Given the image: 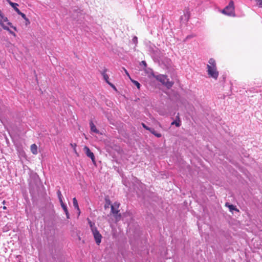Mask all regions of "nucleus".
<instances>
[{
	"mask_svg": "<svg viewBox=\"0 0 262 262\" xmlns=\"http://www.w3.org/2000/svg\"><path fill=\"white\" fill-rule=\"evenodd\" d=\"M107 71V69H104V70L101 72L102 75L103 76V78L105 80V81L108 83L110 85H111L112 87H113L114 89H115V86H114L113 84H112V83H111L108 79V75L106 74V72Z\"/></svg>",
	"mask_w": 262,
	"mask_h": 262,
	"instance_id": "7",
	"label": "nucleus"
},
{
	"mask_svg": "<svg viewBox=\"0 0 262 262\" xmlns=\"http://www.w3.org/2000/svg\"><path fill=\"white\" fill-rule=\"evenodd\" d=\"M111 205V201L109 199H105V204L104 205L105 208H107L109 207V206Z\"/></svg>",
	"mask_w": 262,
	"mask_h": 262,
	"instance_id": "15",
	"label": "nucleus"
},
{
	"mask_svg": "<svg viewBox=\"0 0 262 262\" xmlns=\"http://www.w3.org/2000/svg\"><path fill=\"white\" fill-rule=\"evenodd\" d=\"M257 1V5L259 8H262V0H256Z\"/></svg>",
	"mask_w": 262,
	"mask_h": 262,
	"instance_id": "23",
	"label": "nucleus"
},
{
	"mask_svg": "<svg viewBox=\"0 0 262 262\" xmlns=\"http://www.w3.org/2000/svg\"><path fill=\"white\" fill-rule=\"evenodd\" d=\"M119 206L120 204L118 202H115L113 205H111V213L115 217L116 221H119L121 217V214L118 213Z\"/></svg>",
	"mask_w": 262,
	"mask_h": 262,
	"instance_id": "3",
	"label": "nucleus"
},
{
	"mask_svg": "<svg viewBox=\"0 0 262 262\" xmlns=\"http://www.w3.org/2000/svg\"><path fill=\"white\" fill-rule=\"evenodd\" d=\"M0 25L2 26V27L3 28V29H4V30H7V31H10L9 28L8 27L5 26L3 24L2 20H0Z\"/></svg>",
	"mask_w": 262,
	"mask_h": 262,
	"instance_id": "16",
	"label": "nucleus"
},
{
	"mask_svg": "<svg viewBox=\"0 0 262 262\" xmlns=\"http://www.w3.org/2000/svg\"><path fill=\"white\" fill-rule=\"evenodd\" d=\"M123 70H124V71H125V72L126 74V75H127L129 77H130L129 75V74H128V72L127 71V70H126V69H125L124 68H123Z\"/></svg>",
	"mask_w": 262,
	"mask_h": 262,
	"instance_id": "34",
	"label": "nucleus"
},
{
	"mask_svg": "<svg viewBox=\"0 0 262 262\" xmlns=\"http://www.w3.org/2000/svg\"><path fill=\"white\" fill-rule=\"evenodd\" d=\"M65 212L66 214L67 219H69L70 214H69L68 210L67 211V212Z\"/></svg>",
	"mask_w": 262,
	"mask_h": 262,
	"instance_id": "32",
	"label": "nucleus"
},
{
	"mask_svg": "<svg viewBox=\"0 0 262 262\" xmlns=\"http://www.w3.org/2000/svg\"><path fill=\"white\" fill-rule=\"evenodd\" d=\"M60 205H61V207L62 208L63 210H64V211L67 212L68 208H67L66 205L64 204L63 202H62V203H60Z\"/></svg>",
	"mask_w": 262,
	"mask_h": 262,
	"instance_id": "18",
	"label": "nucleus"
},
{
	"mask_svg": "<svg viewBox=\"0 0 262 262\" xmlns=\"http://www.w3.org/2000/svg\"><path fill=\"white\" fill-rule=\"evenodd\" d=\"M84 151H85V153L86 155L88 157L90 158L93 162H95V156H94V155L90 150V148L88 147H87V146H85L84 147Z\"/></svg>",
	"mask_w": 262,
	"mask_h": 262,
	"instance_id": "6",
	"label": "nucleus"
},
{
	"mask_svg": "<svg viewBox=\"0 0 262 262\" xmlns=\"http://www.w3.org/2000/svg\"><path fill=\"white\" fill-rule=\"evenodd\" d=\"M31 151L34 155H36L37 154V147L35 144L31 145Z\"/></svg>",
	"mask_w": 262,
	"mask_h": 262,
	"instance_id": "12",
	"label": "nucleus"
},
{
	"mask_svg": "<svg viewBox=\"0 0 262 262\" xmlns=\"http://www.w3.org/2000/svg\"><path fill=\"white\" fill-rule=\"evenodd\" d=\"M90 125L91 130L92 132H94L96 134H99V130L97 129L96 126L95 125V124L93 123V122L92 121L90 122Z\"/></svg>",
	"mask_w": 262,
	"mask_h": 262,
	"instance_id": "11",
	"label": "nucleus"
},
{
	"mask_svg": "<svg viewBox=\"0 0 262 262\" xmlns=\"http://www.w3.org/2000/svg\"><path fill=\"white\" fill-rule=\"evenodd\" d=\"M3 209H6V207L4 206V207H3Z\"/></svg>",
	"mask_w": 262,
	"mask_h": 262,
	"instance_id": "35",
	"label": "nucleus"
},
{
	"mask_svg": "<svg viewBox=\"0 0 262 262\" xmlns=\"http://www.w3.org/2000/svg\"><path fill=\"white\" fill-rule=\"evenodd\" d=\"M17 14L18 15H20L24 19H25L27 18L26 15L24 13L21 12L20 11V13H18Z\"/></svg>",
	"mask_w": 262,
	"mask_h": 262,
	"instance_id": "25",
	"label": "nucleus"
},
{
	"mask_svg": "<svg viewBox=\"0 0 262 262\" xmlns=\"http://www.w3.org/2000/svg\"><path fill=\"white\" fill-rule=\"evenodd\" d=\"M133 42L136 44L137 43V41H138V38L136 36H135L133 39Z\"/></svg>",
	"mask_w": 262,
	"mask_h": 262,
	"instance_id": "27",
	"label": "nucleus"
},
{
	"mask_svg": "<svg viewBox=\"0 0 262 262\" xmlns=\"http://www.w3.org/2000/svg\"><path fill=\"white\" fill-rule=\"evenodd\" d=\"M140 65H141V66L143 65L145 67H146L147 66L146 62L145 61H142L141 63H140Z\"/></svg>",
	"mask_w": 262,
	"mask_h": 262,
	"instance_id": "29",
	"label": "nucleus"
},
{
	"mask_svg": "<svg viewBox=\"0 0 262 262\" xmlns=\"http://www.w3.org/2000/svg\"><path fill=\"white\" fill-rule=\"evenodd\" d=\"M171 125H175L177 127L181 125V121L179 118V114L177 116V119L171 123Z\"/></svg>",
	"mask_w": 262,
	"mask_h": 262,
	"instance_id": "9",
	"label": "nucleus"
},
{
	"mask_svg": "<svg viewBox=\"0 0 262 262\" xmlns=\"http://www.w3.org/2000/svg\"><path fill=\"white\" fill-rule=\"evenodd\" d=\"M9 32L10 34H12L13 36H15L16 35H15V33L13 32V31H12L11 30H10V31H9Z\"/></svg>",
	"mask_w": 262,
	"mask_h": 262,
	"instance_id": "33",
	"label": "nucleus"
},
{
	"mask_svg": "<svg viewBox=\"0 0 262 262\" xmlns=\"http://www.w3.org/2000/svg\"><path fill=\"white\" fill-rule=\"evenodd\" d=\"M10 5L14 9V10L17 13H20V10L17 8V6H18V4L13 3L9 0H7Z\"/></svg>",
	"mask_w": 262,
	"mask_h": 262,
	"instance_id": "8",
	"label": "nucleus"
},
{
	"mask_svg": "<svg viewBox=\"0 0 262 262\" xmlns=\"http://www.w3.org/2000/svg\"><path fill=\"white\" fill-rule=\"evenodd\" d=\"M71 146L73 148L74 151L76 153V148H75L76 145L75 144H71Z\"/></svg>",
	"mask_w": 262,
	"mask_h": 262,
	"instance_id": "30",
	"label": "nucleus"
},
{
	"mask_svg": "<svg viewBox=\"0 0 262 262\" xmlns=\"http://www.w3.org/2000/svg\"><path fill=\"white\" fill-rule=\"evenodd\" d=\"M0 17H1L2 21H3V22H7L8 21V19L7 18V17H4L2 14L1 13V15H0Z\"/></svg>",
	"mask_w": 262,
	"mask_h": 262,
	"instance_id": "20",
	"label": "nucleus"
},
{
	"mask_svg": "<svg viewBox=\"0 0 262 262\" xmlns=\"http://www.w3.org/2000/svg\"><path fill=\"white\" fill-rule=\"evenodd\" d=\"M234 3L232 1H230L227 6L223 10L222 13L229 16H231L234 13Z\"/></svg>",
	"mask_w": 262,
	"mask_h": 262,
	"instance_id": "4",
	"label": "nucleus"
},
{
	"mask_svg": "<svg viewBox=\"0 0 262 262\" xmlns=\"http://www.w3.org/2000/svg\"><path fill=\"white\" fill-rule=\"evenodd\" d=\"M149 132L158 138H160L162 136L161 134L157 133L154 128H151Z\"/></svg>",
	"mask_w": 262,
	"mask_h": 262,
	"instance_id": "13",
	"label": "nucleus"
},
{
	"mask_svg": "<svg viewBox=\"0 0 262 262\" xmlns=\"http://www.w3.org/2000/svg\"><path fill=\"white\" fill-rule=\"evenodd\" d=\"M57 193L58 198L59 199L60 203H62V202H63V201H62V196L61 191L59 190H58L57 192Z\"/></svg>",
	"mask_w": 262,
	"mask_h": 262,
	"instance_id": "14",
	"label": "nucleus"
},
{
	"mask_svg": "<svg viewBox=\"0 0 262 262\" xmlns=\"http://www.w3.org/2000/svg\"><path fill=\"white\" fill-rule=\"evenodd\" d=\"M92 232L95 238L96 243L99 245L101 242L102 235L99 233L97 228H94Z\"/></svg>",
	"mask_w": 262,
	"mask_h": 262,
	"instance_id": "5",
	"label": "nucleus"
},
{
	"mask_svg": "<svg viewBox=\"0 0 262 262\" xmlns=\"http://www.w3.org/2000/svg\"><path fill=\"white\" fill-rule=\"evenodd\" d=\"M142 125L146 130H148L149 131L150 130L151 128L148 127V126H147L144 123H142Z\"/></svg>",
	"mask_w": 262,
	"mask_h": 262,
	"instance_id": "24",
	"label": "nucleus"
},
{
	"mask_svg": "<svg viewBox=\"0 0 262 262\" xmlns=\"http://www.w3.org/2000/svg\"><path fill=\"white\" fill-rule=\"evenodd\" d=\"M194 36L193 35H188V36L186 37V38H185V41H186V40H187V39H189V38H192V37H193Z\"/></svg>",
	"mask_w": 262,
	"mask_h": 262,
	"instance_id": "26",
	"label": "nucleus"
},
{
	"mask_svg": "<svg viewBox=\"0 0 262 262\" xmlns=\"http://www.w3.org/2000/svg\"><path fill=\"white\" fill-rule=\"evenodd\" d=\"M8 25L10 26L11 28H13L15 30H16V27L13 26L11 23L8 22Z\"/></svg>",
	"mask_w": 262,
	"mask_h": 262,
	"instance_id": "28",
	"label": "nucleus"
},
{
	"mask_svg": "<svg viewBox=\"0 0 262 262\" xmlns=\"http://www.w3.org/2000/svg\"><path fill=\"white\" fill-rule=\"evenodd\" d=\"M26 21V25L27 26L28 25L30 24V22L28 18H26L25 19Z\"/></svg>",
	"mask_w": 262,
	"mask_h": 262,
	"instance_id": "31",
	"label": "nucleus"
},
{
	"mask_svg": "<svg viewBox=\"0 0 262 262\" xmlns=\"http://www.w3.org/2000/svg\"><path fill=\"white\" fill-rule=\"evenodd\" d=\"M73 206H74V208L75 209H76L78 212V215H79L80 213V209L79 208L78 202L75 198H73Z\"/></svg>",
	"mask_w": 262,
	"mask_h": 262,
	"instance_id": "10",
	"label": "nucleus"
},
{
	"mask_svg": "<svg viewBox=\"0 0 262 262\" xmlns=\"http://www.w3.org/2000/svg\"><path fill=\"white\" fill-rule=\"evenodd\" d=\"M155 77L168 89L171 88L173 84V82L169 80V79L167 78L166 75L159 74L155 76Z\"/></svg>",
	"mask_w": 262,
	"mask_h": 262,
	"instance_id": "2",
	"label": "nucleus"
},
{
	"mask_svg": "<svg viewBox=\"0 0 262 262\" xmlns=\"http://www.w3.org/2000/svg\"><path fill=\"white\" fill-rule=\"evenodd\" d=\"M88 221L89 224L91 229V231H92L94 228H97L96 227L94 226V223H93L90 220H88Z\"/></svg>",
	"mask_w": 262,
	"mask_h": 262,
	"instance_id": "19",
	"label": "nucleus"
},
{
	"mask_svg": "<svg viewBox=\"0 0 262 262\" xmlns=\"http://www.w3.org/2000/svg\"><path fill=\"white\" fill-rule=\"evenodd\" d=\"M0 25L2 26V27L3 28V29H4V30H7V31H10L9 28L8 27L5 26L3 24L2 20H0Z\"/></svg>",
	"mask_w": 262,
	"mask_h": 262,
	"instance_id": "17",
	"label": "nucleus"
},
{
	"mask_svg": "<svg viewBox=\"0 0 262 262\" xmlns=\"http://www.w3.org/2000/svg\"><path fill=\"white\" fill-rule=\"evenodd\" d=\"M132 82L134 83V84L137 87L138 89L140 88V84L136 80H132Z\"/></svg>",
	"mask_w": 262,
	"mask_h": 262,
	"instance_id": "21",
	"label": "nucleus"
},
{
	"mask_svg": "<svg viewBox=\"0 0 262 262\" xmlns=\"http://www.w3.org/2000/svg\"><path fill=\"white\" fill-rule=\"evenodd\" d=\"M208 63L209 64H207L208 74L212 78L217 79L219 76V72L216 69L215 60L213 58H210Z\"/></svg>",
	"mask_w": 262,
	"mask_h": 262,
	"instance_id": "1",
	"label": "nucleus"
},
{
	"mask_svg": "<svg viewBox=\"0 0 262 262\" xmlns=\"http://www.w3.org/2000/svg\"><path fill=\"white\" fill-rule=\"evenodd\" d=\"M228 207H229V208L230 211H232L234 210H237V209L235 208V207L234 206H233V205H229Z\"/></svg>",
	"mask_w": 262,
	"mask_h": 262,
	"instance_id": "22",
	"label": "nucleus"
}]
</instances>
